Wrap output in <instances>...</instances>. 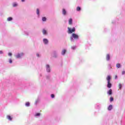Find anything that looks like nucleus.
I'll return each mask as SVG.
<instances>
[{"label": "nucleus", "instance_id": "1", "mask_svg": "<svg viewBox=\"0 0 125 125\" xmlns=\"http://www.w3.org/2000/svg\"><path fill=\"white\" fill-rule=\"evenodd\" d=\"M106 80L107 81V87L108 88H111L112 87V83H111V76L108 75L106 77Z\"/></svg>", "mask_w": 125, "mask_h": 125}, {"label": "nucleus", "instance_id": "2", "mask_svg": "<svg viewBox=\"0 0 125 125\" xmlns=\"http://www.w3.org/2000/svg\"><path fill=\"white\" fill-rule=\"evenodd\" d=\"M68 34H72V33H75L76 32V28L75 27H73L72 29H71L70 27H68Z\"/></svg>", "mask_w": 125, "mask_h": 125}, {"label": "nucleus", "instance_id": "3", "mask_svg": "<svg viewBox=\"0 0 125 125\" xmlns=\"http://www.w3.org/2000/svg\"><path fill=\"white\" fill-rule=\"evenodd\" d=\"M72 36L73 38V39H75V40L79 39V35L76 34L75 33H73Z\"/></svg>", "mask_w": 125, "mask_h": 125}, {"label": "nucleus", "instance_id": "4", "mask_svg": "<svg viewBox=\"0 0 125 125\" xmlns=\"http://www.w3.org/2000/svg\"><path fill=\"white\" fill-rule=\"evenodd\" d=\"M24 54L23 53H21L18 54V55L16 56V58H20L21 57H22L23 56Z\"/></svg>", "mask_w": 125, "mask_h": 125}, {"label": "nucleus", "instance_id": "5", "mask_svg": "<svg viewBox=\"0 0 125 125\" xmlns=\"http://www.w3.org/2000/svg\"><path fill=\"white\" fill-rule=\"evenodd\" d=\"M43 42L45 44H47V43H48V40L46 39H44Z\"/></svg>", "mask_w": 125, "mask_h": 125}, {"label": "nucleus", "instance_id": "6", "mask_svg": "<svg viewBox=\"0 0 125 125\" xmlns=\"http://www.w3.org/2000/svg\"><path fill=\"white\" fill-rule=\"evenodd\" d=\"M46 71L47 72H50V68L49 67V65L48 64L46 65Z\"/></svg>", "mask_w": 125, "mask_h": 125}, {"label": "nucleus", "instance_id": "7", "mask_svg": "<svg viewBox=\"0 0 125 125\" xmlns=\"http://www.w3.org/2000/svg\"><path fill=\"white\" fill-rule=\"evenodd\" d=\"M68 23L69 25H72V24H73V20L72 19H70L68 21Z\"/></svg>", "mask_w": 125, "mask_h": 125}, {"label": "nucleus", "instance_id": "8", "mask_svg": "<svg viewBox=\"0 0 125 125\" xmlns=\"http://www.w3.org/2000/svg\"><path fill=\"white\" fill-rule=\"evenodd\" d=\"M112 93L113 92L111 89H110L107 92V94H109V95H111Z\"/></svg>", "mask_w": 125, "mask_h": 125}, {"label": "nucleus", "instance_id": "9", "mask_svg": "<svg viewBox=\"0 0 125 125\" xmlns=\"http://www.w3.org/2000/svg\"><path fill=\"white\" fill-rule=\"evenodd\" d=\"M112 109H113V105H112V104L109 105V106L108 107V110L109 111H111V110H112Z\"/></svg>", "mask_w": 125, "mask_h": 125}, {"label": "nucleus", "instance_id": "10", "mask_svg": "<svg viewBox=\"0 0 125 125\" xmlns=\"http://www.w3.org/2000/svg\"><path fill=\"white\" fill-rule=\"evenodd\" d=\"M106 59L107 61H109V60H110V55H106Z\"/></svg>", "mask_w": 125, "mask_h": 125}, {"label": "nucleus", "instance_id": "11", "mask_svg": "<svg viewBox=\"0 0 125 125\" xmlns=\"http://www.w3.org/2000/svg\"><path fill=\"white\" fill-rule=\"evenodd\" d=\"M66 13H67L66 10H65V9H62V14L63 15H66Z\"/></svg>", "mask_w": 125, "mask_h": 125}, {"label": "nucleus", "instance_id": "12", "mask_svg": "<svg viewBox=\"0 0 125 125\" xmlns=\"http://www.w3.org/2000/svg\"><path fill=\"white\" fill-rule=\"evenodd\" d=\"M7 119H8V120H9V121L12 120V118H11V116H10L9 115L7 116Z\"/></svg>", "mask_w": 125, "mask_h": 125}, {"label": "nucleus", "instance_id": "13", "mask_svg": "<svg viewBox=\"0 0 125 125\" xmlns=\"http://www.w3.org/2000/svg\"><path fill=\"white\" fill-rule=\"evenodd\" d=\"M42 33L43 34V35H46V34H47V32H46V30L43 29L42 31Z\"/></svg>", "mask_w": 125, "mask_h": 125}, {"label": "nucleus", "instance_id": "14", "mask_svg": "<svg viewBox=\"0 0 125 125\" xmlns=\"http://www.w3.org/2000/svg\"><path fill=\"white\" fill-rule=\"evenodd\" d=\"M65 53H66V50H63L62 52V55H64V54H65Z\"/></svg>", "mask_w": 125, "mask_h": 125}, {"label": "nucleus", "instance_id": "15", "mask_svg": "<svg viewBox=\"0 0 125 125\" xmlns=\"http://www.w3.org/2000/svg\"><path fill=\"white\" fill-rule=\"evenodd\" d=\"M116 67H117V68H121V64H120V63H117V64H116Z\"/></svg>", "mask_w": 125, "mask_h": 125}, {"label": "nucleus", "instance_id": "16", "mask_svg": "<svg viewBox=\"0 0 125 125\" xmlns=\"http://www.w3.org/2000/svg\"><path fill=\"white\" fill-rule=\"evenodd\" d=\"M25 106H26L27 107H29V106H30V103L27 102V103L25 104Z\"/></svg>", "mask_w": 125, "mask_h": 125}, {"label": "nucleus", "instance_id": "17", "mask_svg": "<svg viewBox=\"0 0 125 125\" xmlns=\"http://www.w3.org/2000/svg\"><path fill=\"white\" fill-rule=\"evenodd\" d=\"M76 10L77 11H80L81 10V7L78 6L76 8Z\"/></svg>", "mask_w": 125, "mask_h": 125}, {"label": "nucleus", "instance_id": "18", "mask_svg": "<svg viewBox=\"0 0 125 125\" xmlns=\"http://www.w3.org/2000/svg\"><path fill=\"white\" fill-rule=\"evenodd\" d=\"M110 102L114 101V98L112 97H110Z\"/></svg>", "mask_w": 125, "mask_h": 125}, {"label": "nucleus", "instance_id": "19", "mask_svg": "<svg viewBox=\"0 0 125 125\" xmlns=\"http://www.w3.org/2000/svg\"><path fill=\"white\" fill-rule=\"evenodd\" d=\"M37 14L40 15V10L39 9H37Z\"/></svg>", "mask_w": 125, "mask_h": 125}, {"label": "nucleus", "instance_id": "20", "mask_svg": "<svg viewBox=\"0 0 125 125\" xmlns=\"http://www.w3.org/2000/svg\"><path fill=\"white\" fill-rule=\"evenodd\" d=\"M122 84H121V83L119 84L118 87H119V89H122Z\"/></svg>", "mask_w": 125, "mask_h": 125}, {"label": "nucleus", "instance_id": "21", "mask_svg": "<svg viewBox=\"0 0 125 125\" xmlns=\"http://www.w3.org/2000/svg\"><path fill=\"white\" fill-rule=\"evenodd\" d=\"M12 20V18L9 17L7 18V21H11Z\"/></svg>", "mask_w": 125, "mask_h": 125}, {"label": "nucleus", "instance_id": "22", "mask_svg": "<svg viewBox=\"0 0 125 125\" xmlns=\"http://www.w3.org/2000/svg\"><path fill=\"white\" fill-rule=\"evenodd\" d=\"M42 21H46V18L45 17H43L42 18Z\"/></svg>", "mask_w": 125, "mask_h": 125}, {"label": "nucleus", "instance_id": "23", "mask_svg": "<svg viewBox=\"0 0 125 125\" xmlns=\"http://www.w3.org/2000/svg\"><path fill=\"white\" fill-rule=\"evenodd\" d=\"M9 62L10 63H12V60L11 59H9Z\"/></svg>", "mask_w": 125, "mask_h": 125}, {"label": "nucleus", "instance_id": "24", "mask_svg": "<svg viewBox=\"0 0 125 125\" xmlns=\"http://www.w3.org/2000/svg\"><path fill=\"white\" fill-rule=\"evenodd\" d=\"M51 97H52V98H54V97H55L54 94H52L51 95Z\"/></svg>", "mask_w": 125, "mask_h": 125}, {"label": "nucleus", "instance_id": "25", "mask_svg": "<svg viewBox=\"0 0 125 125\" xmlns=\"http://www.w3.org/2000/svg\"><path fill=\"white\" fill-rule=\"evenodd\" d=\"M72 49H76V46H73L71 47Z\"/></svg>", "mask_w": 125, "mask_h": 125}, {"label": "nucleus", "instance_id": "26", "mask_svg": "<svg viewBox=\"0 0 125 125\" xmlns=\"http://www.w3.org/2000/svg\"><path fill=\"white\" fill-rule=\"evenodd\" d=\"M17 5V4L16 3H14L13 5V6H14V7H15V6H16Z\"/></svg>", "mask_w": 125, "mask_h": 125}, {"label": "nucleus", "instance_id": "27", "mask_svg": "<svg viewBox=\"0 0 125 125\" xmlns=\"http://www.w3.org/2000/svg\"><path fill=\"white\" fill-rule=\"evenodd\" d=\"M40 115H41V113H37V114H36V116H40Z\"/></svg>", "mask_w": 125, "mask_h": 125}, {"label": "nucleus", "instance_id": "28", "mask_svg": "<svg viewBox=\"0 0 125 125\" xmlns=\"http://www.w3.org/2000/svg\"><path fill=\"white\" fill-rule=\"evenodd\" d=\"M8 55L9 56H11L12 55V54L11 53H9Z\"/></svg>", "mask_w": 125, "mask_h": 125}, {"label": "nucleus", "instance_id": "29", "mask_svg": "<svg viewBox=\"0 0 125 125\" xmlns=\"http://www.w3.org/2000/svg\"><path fill=\"white\" fill-rule=\"evenodd\" d=\"M122 75H125V71H122Z\"/></svg>", "mask_w": 125, "mask_h": 125}, {"label": "nucleus", "instance_id": "30", "mask_svg": "<svg viewBox=\"0 0 125 125\" xmlns=\"http://www.w3.org/2000/svg\"><path fill=\"white\" fill-rule=\"evenodd\" d=\"M3 52L2 51H0V54H2Z\"/></svg>", "mask_w": 125, "mask_h": 125}, {"label": "nucleus", "instance_id": "31", "mask_svg": "<svg viewBox=\"0 0 125 125\" xmlns=\"http://www.w3.org/2000/svg\"><path fill=\"white\" fill-rule=\"evenodd\" d=\"M37 56L38 57H40V55L39 54H37Z\"/></svg>", "mask_w": 125, "mask_h": 125}, {"label": "nucleus", "instance_id": "32", "mask_svg": "<svg viewBox=\"0 0 125 125\" xmlns=\"http://www.w3.org/2000/svg\"><path fill=\"white\" fill-rule=\"evenodd\" d=\"M117 78H118V76H117V75H116V76H115V79H117Z\"/></svg>", "mask_w": 125, "mask_h": 125}, {"label": "nucleus", "instance_id": "33", "mask_svg": "<svg viewBox=\"0 0 125 125\" xmlns=\"http://www.w3.org/2000/svg\"><path fill=\"white\" fill-rule=\"evenodd\" d=\"M21 1L24 2L25 1V0H21Z\"/></svg>", "mask_w": 125, "mask_h": 125}, {"label": "nucleus", "instance_id": "34", "mask_svg": "<svg viewBox=\"0 0 125 125\" xmlns=\"http://www.w3.org/2000/svg\"><path fill=\"white\" fill-rule=\"evenodd\" d=\"M110 69H112V67H110Z\"/></svg>", "mask_w": 125, "mask_h": 125}]
</instances>
